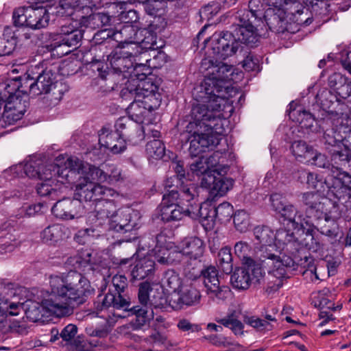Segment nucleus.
<instances>
[{
  "instance_id": "nucleus-34",
  "label": "nucleus",
  "mask_w": 351,
  "mask_h": 351,
  "mask_svg": "<svg viewBox=\"0 0 351 351\" xmlns=\"http://www.w3.org/2000/svg\"><path fill=\"white\" fill-rule=\"evenodd\" d=\"M156 261L162 265H171L181 261L182 254L176 250H169L166 247L154 249Z\"/></svg>"
},
{
  "instance_id": "nucleus-43",
  "label": "nucleus",
  "mask_w": 351,
  "mask_h": 351,
  "mask_svg": "<svg viewBox=\"0 0 351 351\" xmlns=\"http://www.w3.org/2000/svg\"><path fill=\"white\" fill-rule=\"evenodd\" d=\"M234 250L235 254L242 259L244 265L254 266L255 262L250 257L252 249L247 242L243 241L237 242L234 245Z\"/></svg>"
},
{
  "instance_id": "nucleus-42",
  "label": "nucleus",
  "mask_w": 351,
  "mask_h": 351,
  "mask_svg": "<svg viewBox=\"0 0 351 351\" xmlns=\"http://www.w3.org/2000/svg\"><path fill=\"white\" fill-rule=\"evenodd\" d=\"M330 181V176L324 178L320 175L310 172L307 176L306 183L309 188L315 189L316 193L324 195L327 188H328Z\"/></svg>"
},
{
  "instance_id": "nucleus-6",
  "label": "nucleus",
  "mask_w": 351,
  "mask_h": 351,
  "mask_svg": "<svg viewBox=\"0 0 351 351\" xmlns=\"http://www.w3.org/2000/svg\"><path fill=\"white\" fill-rule=\"evenodd\" d=\"M300 201L306 207V219L315 221L338 219L341 217L339 204L318 193L308 191L300 195Z\"/></svg>"
},
{
  "instance_id": "nucleus-3",
  "label": "nucleus",
  "mask_w": 351,
  "mask_h": 351,
  "mask_svg": "<svg viewBox=\"0 0 351 351\" xmlns=\"http://www.w3.org/2000/svg\"><path fill=\"white\" fill-rule=\"evenodd\" d=\"M255 239L260 243L255 256L269 273L278 279L287 277V270L295 263V260L287 254H293L300 245L293 239V234L285 229H280L274 234L267 226H256L254 229Z\"/></svg>"
},
{
  "instance_id": "nucleus-13",
  "label": "nucleus",
  "mask_w": 351,
  "mask_h": 351,
  "mask_svg": "<svg viewBox=\"0 0 351 351\" xmlns=\"http://www.w3.org/2000/svg\"><path fill=\"white\" fill-rule=\"evenodd\" d=\"M206 292L208 297L217 302L224 301L230 295L227 286L220 285L218 271L214 266H208L200 271Z\"/></svg>"
},
{
  "instance_id": "nucleus-7",
  "label": "nucleus",
  "mask_w": 351,
  "mask_h": 351,
  "mask_svg": "<svg viewBox=\"0 0 351 351\" xmlns=\"http://www.w3.org/2000/svg\"><path fill=\"white\" fill-rule=\"evenodd\" d=\"M25 75L27 77L23 80V95L29 94L34 97L52 90L47 98L51 101V105L56 106L66 91V86L62 82L53 84V74L50 71H43L36 77H34L27 71Z\"/></svg>"
},
{
  "instance_id": "nucleus-1",
  "label": "nucleus",
  "mask_w": 351,
  "mask_h": 351,
  "mask_svg": "<svg viewBox=\"0 0 351 351\" xmlns=\"http://www.w3.org/2000/svg\"><path fill=\"white\" fill-rule=\"evenodd\" d=\"M50 292H47L40 302L29 298L34 293L23 290L27 299L23 302V311L31 322H45L49 316L62 317L73 313V308L84 304L93 289L87 278L77 271L49 278Z\"/></svg>"
},
{
  "instance_id": "nucleus-56",
  "label": "nucleus",
  "mask_w": 351,
  "mask_h": 351,
  "mask_svg": "<svg viewBox=\"0 0 351 351\" xmlns=\"http://www.w3.org/2000/svg\"><path fill=\"white\" fill-rule=\"evenodd\" d=\"M190 169L197 176L206 174L209 171V169L204 160V156H202L197 160L191 163Z\"/></svg>"
},
{
  "instance_id": "nucleus-60",
  "label": "nucleus",
  "mask_w": 351,
  "mask_h": 351,
  "mask_svg": "<svg viewBox=\"0 0 351 351\" xmlns=\"http://www.w3.org/2000/svg\"><path fill=\"white\" fill-rule=\"evenodd\" d=\"M242 66L247 71L258 70V60L249 55L243 61Z\"/></svg>"
},
{
  "instance_id": "nucleus-35",
  "label": "nucleus",
  "mask_w": 351,
  "mask_h": 351,
  "mask_svg": "<svg viewBox=\"0 0 351 351\" xmlns=\"http://www.w3.org/2000/svg\"><path fill=\"white\" fill-rule=\"evenodd\" d=\"M191 210H190V218L193 219H199L202 223L207 221V225L209 222H213L215 216L214 214H211V210H214V208L208 204H202L199 206V204L193 202L190 204Z\"/></svg>"
},
{
  "instance_id": "nucleus-53",
  "label": "nucleus",
  "mask_w": 351,
  "mask_h": 351,
  "mask_svg": "<svg viewBox=\"0 0 351 351\" xmlns=\"http://www.w3.org/2000/svg\"><path fill=\"white\" fill-rule=\"evenodd\" d=\"M295 113H298V117L297 121L301 125L302 128H311L313 125L314 118L312 114L306 110H296L291 113L290 116H294Z\"/></svg>"
},
{
  "instance_id": "nucleus-18",
  "label": "nucleus",
  "mask_w": 351,
  "mask_h": 351,
  "mask_svg": "<svg viewBox=\"0 0 351 351\" xmlns=\"http://www.w3.org/2000/svg\"><path fill=\"white\" fill-rule=\"evenodd\" d=\"M139 94L136 91H131L130 93H125L123 95V88L121 91V96L123 99L126 101L133 100L127 110L130 119L131 118L132 121L138 124L143 123L147 121L148 122L149 117L152 114L146 106L143 104L141 95Z\"/></svg>"
},
{
  "instance_id": "nucleus-16",
  "label": "nucleus",
  "mask_w": 351,
  "mask_h": 351,
  "mask_svg": "<svg viewBox=\"0 0 351 351\" xmlns=\"http://www.w3.org/2000/svg\"><path fill=\"white\" fill-rule=\"evenodd\" d=\"M150 291H152V288L149 283H141L139 287L138 297L142 306H136L131 309L136 315V322L139 326H143L154 319L153 306L156 307V304L149 298Z\"/></svg>"
},
{
  "instance_id": "nucleus-11",
  "label": "nucleus",
  "mask_w": 351,
  "mask_h": 351,
  "mask_svg": "<svg viewBox=\"0 0 351 351\" xmlns=\"http://www.w3.org/2000/svg\"><path fill=\"white\" fill-rule=\"evenodd\" d=\"M209 42L211 44L213 58L226 59L236 53L241 48V43L238 40L234 32H222L215 33L209 40L206 39L204 43Z\"/></svg>"
},
{
  "instance_id": "nucleus-36",
  "label": "nucleus",
  "mask_w": 351,
  "mask_h": 351,
  "mask_svg": "<svg viewBox=\"0 0 351 351\" xmlns=\"http://www.w3.org/2000/svg\"><path fill=\"white\" fill-rule=\"evenodd\" d=\"M343 136L341 137V144L344 147V150L334 149L332 153V160L339 159L341 162L351 161V128L343 130Z\"/></svg>"
},
{
  "instance_id": "nucleus-55",
  "label": "nucleus",
  "mask_w": 351,
  "mask_h": 351,
  "mask_svg": "<svg viewBox=\"0 0 351 351\" xmlns=\"http://www.w3.org/2000/svg\"><path fill=\"white\" fill-rule=\"evenodd\" d=\"M78 5V0H60L58 12L62 15L70 16Z\"/></svg>"
},
{
  "instance_id": "nucleus-37",
  "label": "nucleus",
  "mask_w": 351,
  "mask_h": 351,
  "mask_svg": "<svg viewBox=\"0 0 351 351\" xmlns=\"http://www.w3.org/2000/svg\"><path fill=\"white\" fill-rule=\"evenodd\" d=\"M52 166L61 167L59 164H51L46 167L41 173L40 169L33 165L32 162H26L23 167V171L30 178L38 176L40 179L45 180L46 181L55 178L58 180V174H53L54 172L50 169Z\"/></svg>"
},
{
  "instance_id": "nucleus-32",
  "label": "nucleus",
  "mask_w": 351,
  "mask_h": 351,
  "mask_svg": "<svg viewBox=\"0 0 351 351\" xmlns=\"http://www.w3.org/2000/svg\"><path fill=\"white\" fill-rule=\"evenodd\" d=\"M65 228L59 225L53 224L45 228L40 232L43 243L50 245H56L65 239Z\"/></svg>"
},
{
  "instance_id": "nucleus-58",
  "label": "nucleus",
  "mask_w": 351,
  "mask_h": 351,
  "mask_svg": "<svg viewBox=\"0 0 351 351\" xmlns=\"http://www.w3.org/2000/svg\"><path fill=\"white\" fill-rule=\"evenodd\" d=\"M22 16V8H17L14 10L12 13V26H7L6 27H12L13 29L16 31L19 38L21 36L20 29L22 27V23L21 22V16Z\"/></svg>"
},
{
  "instance_id": "nucleus-23",
  "label": "nucleus",
  "mask_w": 351,
  "mask_h": 351,
  "mask_svg": "<svg viewBox=\"0 0 351 351\" xmlns=\"http://www.w3.org/2000/svg\"><path fill=\"white\" fill-rule=\"evenodd\" d=\"M261 274V269L258 267L246 266L237 269L231 276V283L234 288L239 290H245L250 287L252 281V275L257 278Z\"/></svg>"
},
{
  "instance_id": "nucleus-59",
  "label": "nucleus",
  "mask_w": 351,
  "mask_h": 351,
  "mask_svg": "<svg viewBox=\"0 0 351 351\" xmlns=\"http://www.w3.org/2000/svg\"><path fill=\"white\" fill-rule=\"evenodd\" d=\"M77 328L75 325L68 324L61 331L60 336L65 341L72 340L77 334Z\"/></svg>"
},
{
  "instance_id": "nucleus-44",
  "label": "nucleus",
  "mask_w": 351,
  "mask_h": 351,
  "mask_svg": "<svg viewBox=\"0 0 351 351\" xmlns=\"http://www.w3.org/2000/svg\"><path fill=\"white\" fill-rule=\"evenodd\" d=\"M184 280H182L179 275L173 270L165 272L162 279L163 287L172 291V293L178 292L182 287Z\"/></svg>"
},
{
  "instance_id": "nucleus-47",
  "label": "nucleus",
  "mask_w": 351,
  "mask_h": 351,
  "mask_svg": "<svg viewBox=\"0 0 351 351\" xmlns=\"http://www.w3.org/2000/svg\"><path fill=\"white\" fill-rule=\"evenodd\" d=\"M307 8H310L311 14L315 17L322 18L329 12L327 0H307Z\"/></svg>"
},
{
  "instance_id": "nucleus-20",
  "label": "nucleus",
  "mask_w": 351,
  "mask_h": 351,
  "mask_svg": "<svg viewBox=\"0 0 351 351\" xmlns=\"http://www.w3.org/2000/svg\"><path fill=\"white\" fill-rule=\"evenodd\" d=\"M115 130L125 141H141L144 138L145 129L130 117H121L114 124Z\"/></svg>"
},
{
  "instance_id": "nucleus-9",
  "label": "nucleus",
  "mask_w": 351,
  "mask_h": 351,
  "mask_svg": "<svg viewBox=\"0 0 351 351\" xmlns=\"http://www.w3.org/2000/svg\"><path fill=\"white\" fill-rule=\"evenodd\" d=\"M131 91H136L141 95L143 104L151 112L160 105L162 98L158 88L149 80H139L138 78L129 80L123 88V95Z\"/></svg>"
},
{
  "instance_id": "nucleus-48",
  "label": "nucleus",
  "mask_w": 351,
  "mask_h": 351,
  "mask_svg": "<svg viewBox=\"0 0 351 351\" xmlns=\"http://www.w3.org/2000/svg\"><path fill=\"white\" fill-rule=\"evenodd\" d=\"M145 152L149 157L154 159H160L165 155V147L161 141L154 139L147 143Z\"/></svg>"
},
{
  "instance_id": "nucleus-61",
  "label": "nucleus",
  "mask_w": 351,
  "mask_h": 351,
  "mask_svg": "<svg viewBox=\"0 0 351 351\" xmlns=\"http://www.w3.org/2000/svg\"><path fill=\"white\" fill-rule=\"evenodd\" d=\"M36 191L38 194L40 196L53 197L56 193V191L54 190L47 182H41L38 184Z\"/></svg>"
},
{
  "instance_id": "nucleus-39",
  "label": "nucleus",
  "mask_w": 351,
  "mask_h": 351,
  "mask_svg": "<svg viewBox=\"0 0 351 351\" xmlns=\"http://www.w3.org/2000/svg\"><path fill=\"white\" fill-rule=\"evenodd\" d=\"M82 38V34L78 29L62 27L58 39L63 42V46L76 47Z\"/></svg>"
},
{
  "instance_id": "nucleus-51",
  "label": "nucleus",
  "mask_w": 351,
  "mask_h": 351,
  "mask_svg": "<svg viewBox=\"0 0 351 351\" xmlns=\"http://www.w3.org/2000/svg\"><path fill=\"white\" fill-rule=\"evenodd\" d=\"M211 214H214L215 218L219 220H228L233 214V207L228 202H224L220 204L217 207L211 210Z\"/></svg>"
},
{
  "instance_id": "nucleus-40",
  "label": "nucleus",
  "mask_w": 351,
  "mask_h": 351,
  "mask_svg": "<svg viewBox=\"0 0 351 351\" xmlns=\"http://www.w3.org/2000/svg\"><path fill=\"white\" fill-rule=\"evenodd\" d=\"M291 150L295 159L300 162L306 161L314 154V149L308 146L305 141H294L291 147Z\"/></svg>"
},
{
  "instance_id": "nucleus-45",
  "label": "nucleus",
  "mask_w": 351,
  "mask_h": 351,
  "mask_svg": "<svg viewBox=\"0 0 351 351\" xmlns=\"http://www.w3.org/2000/svg\"><path fill=\"white\" fill-rule=\"evenodd\" d=\"M136 31L130 24L124 25L119 31L117 30L114 36L123 43H133L136 40Z\"/></svg>"
},
{
  "instance_id": "nucleus-31",
  "label": "nucleus",
  "mask_w": 351,
  "mask_h": 351,
  "mask_svg": "<svg viewBox=\"0 0 351 351\" xmlns=\"http://www.w3.org/2000/svg\"><path fill=\"white\" fill-rule=\"evenodd\" d=\"M19 35L12 27L0 30V56L10 54L16 47Z\"/></svg>"
},
{
  "instance_id": "nucleus-10",
  "label": "nucleus",
  "mask_w": 351,
  "mask_h": 351,
  "mask_svg": "<svg viewBox=\"0 0 351 351\" xmlns=\"http://www.w3.org/2000/svg\"><path fill=\"white\" fill-rule=\"evenodd\" d=\"M272 208L282 217L292 223L294 228H304L305 225L312 224V220L306 219L302 212L280 193H273L270 196Z\"/></svg>"
},
{
  "instance_id": "nucleus-29",
  "label": "nucleus",
  "mask_w": 351,
  "mask_h": 351,
  "mask_svg": "<svg viewBox=\"0 0 351 351\" xmlns=\"http://www.w3.org/2000/svg\"><path fill=\"white\" fill-rule=\"evenodd\" d=\"M285 14L290 21L303 26L310 25L313 17L309 8L304 7L297 1L290 3V6L286 8Z\"/></svg>"
},
{
  "instance_id": "nucleus-21",
  "label": "nucleus",
  "mask_w": 351,
  "mask_h": 351,
  "mask_svg": "<svg viewBox=\"0 0 351 351\" xmlns=\"http://www.w3.org/2000/svg\"><path fill=\"white\" fill-rule=\"evenodd\" d=\"M137 215V213L130 208L120 209L111 219L110 229L117 232H129L136 226L134 217Z\"/></svg>"
},
{
  "instance_id": "nucleus-63",
  "label": "nucleus",
  "mask_w": 351,
  "mask_h": 351,
  "mask_svg": "<svg viewBox=\"0 0 351 351\" xmlns=\"http://www.w3.org/2000/svg\"><path fill=\"white\" fill-rule=\"evenodd\" d=\"M222 153L220 152H215L208 156H204V160L208 166L209 170L215 167L221 161Z\"/></svg>"
},
{
  "instance_id": "nucleus-17",
  "label": "nucleus",
  "mask_w": 351,
  "mask_h": 351,
  "mask_svg": "<svg viewBox=\"0 0 351 351\" xmlns=\"http://www.w3.org/2000/svg\"><path fill=\"white\" fill-rule=\"evenodd\" d=\"M51 210L56 217L64 220L78 219L85 213L81 200L70 197L58 201Z\"/></svg>"
},
{
  "instance_id": "nucleus-24",
  "label": "nucleus",
  "mask_w": 351,
  "mask_h": 351,
  "mask_svg": "<svg viewBox=\"0 0 351 351\" xmlns=\"http://www.w3.org/2000/svg\"><path fill=\"white\" fill-rule=\"evenodd\" d=\"M25 25L32 29H40L47 25L49 17L44 7H23Z\"/></svg>"
},
{
  "instance_id": "nucleus-46",
  "label": "nucleus",
  "mask_w": 351,
  "mask_h": 351,
  "mask_svg": "<svg viewBox=\"0 0 351 351\" xmlns=\"http://www.w3.org/2000/svg\"><path fill=\"white\" fill-rule=\"evenodd\" d=\"M217 322L224 326L230 328L236 335H241L243 333V324L238 320L235 312L228 315Z\"/></svg>"
},
{
  "instance_id": "nucleus-15",
  "label": "nucleus",
  "mask_w": 351,
  "mask_h": 351,
  "mask_svg": "<svg viewBox=\"0 0 351 351\" xmlns=\"http://www.w3.org/2000/svg\"><path fill=\"white\" fill-rule=\"evenodd\" d=\"M200 299V292L195 283L189 279H185L180 291L170 294L169 302L173 308L179 309L184 306L197 304L199 302Z\"/></svg>"
},
{
  "instance_id": "nucleus-28",
  "label": "nucleus",
  "mask_w": 351,
  "mask_h": 351,
  "mask_svg": "<svg viewBox=\"0 0 351 351\" xmlns=\"http://www.w3.org/2000/svg\"><path fill=\"white\" fill-rule=\"evenodd\" d=\"M314 222L312 221V224L309 226L305 225L304 230V235L301 241L299 242L294 237L293 239L297 241V243L300 245L298 246V249L295 250L293 254H287V256H290L295 260V263L297 261V259L295 256V254L297 252H299L302 248L307 249L313 252H316L321 250L322 244L319 242V239L315 235V231L313 229Z\"/></svg>"
},
{
  "instance_id": "nucleus-52",
  "label": "nucleus",
  "mask_w": 351,
  "mask_h": 351,
  "mask_svg": "<svg viewBox=\"0 0 351 351\" xmlns=\"http://www.w3.org/2000/svg\"><path fill=\"white\" fill-rule=\"evenodd\" d=\"M245 323L260 332L269 331L273 329L270 322L263 317L252 316L246 318Z\"/></svg>"
},
{
  "instance_id": "nucleus-8",
  "label": "nucleus",
  "mask_w": 351,
  "mask_h": 351,
  "mask_svg": "<svg viewBox=\"0 0 351 351\" xmlns=\"http://www.w3.org/2000/svg\"><path fill=\"white\" fill-rule=\"evenodd\" d=\"M108 62L110 66V70L108 65L104 62L97 61L93 62V69H96L101 79L105 80L107 75L111 73H123L124 77H126L125 73L134 67L133 56L132 53L125 51L122 48L114 49L108 56Z\"/></svg>"
},
{
  "instance_id": "nucleus-19",
  "label": "nucleus",
  "mask_w": 351,
  "mask_h": 351,
  "mask_svg": "<svg viewBox=\"0 0 351 351\" xmlns=\"http://www.w3.org/2000/svg\"><path fill=\"white\" fill-rule=\"evenodd\" d=\"M116 210L112 201L106 199L99 200L95 204L94 211L88 215V221L94 228L101 227L106 223L110 225Z\"/></svg>"
},
{
  "instance_id": "nucleus-64",
  "label": "nucleus",
  "mask_w": 351,
  "mask_h": 351,
  "mask_svg": "<svg viewBox=\"0 0 351 351\" xmlns=\"http://www.w3.org/2000/svg\"><path fill=\"white\" fill-rule=\"evenodd\" d=\"M181 182L182 180H180L179 178L175 176L167 178L164 182V186L167 191L165 194H169L173 189L178 191Z\"/></svg>"
},
{
  "instance_id": "nucleus-12",
  "label": "nucleus",
  "mask_w": 351,
  "mask_h": 351,
  "mask_svg": "<svg viewBox=\"0 0 351 351\" xmlns=\"http://www.w3.org/2000/svg\"><path fill=\"white\" fill-rule=\"evenodd\" d=\"M112 283L114 290H109V292L100 299L101 296L97 298V308L98 311H102L109 307H113L117 309L127 308L129 302L121 293L124 291L128 286L127 278L122 275H116L113 276Z\"/></svg>"
},
{
  "instance_id": "nucleus-54",
  "label": "nucleus",
  "mask_w": 351,
  "mask_h": 351,
  "mask_svg": "<svg viewBox=\"0 0 351 351\" xmlns=\"http://www.w3.org/2000/svg\"><path fill=\"white\" fill-rule=\"evenodd\" d=\"M307 162L320 168L330 169V167L331 168L333 167L330 165L325 155L318 153L315 150L314 154L308 158Z\"/></svg>"
},
{
  "instance_id": "nucleus-14",
  "label": "nucleus",
  "mask_w": 351,
  "mask_h": 351,
  "mask_svg": "<svg viewBox=\"0 0 351 351\" xmlns=\"http://www.w3.org/2000/svg\"><path fill=\"white\" fill-rule=\"evenodd\" d=\"M178 199V191L171 190L169 194H164L160 204L161 219L165 222L182 220L185 217H190V204L184 208L180 204L173 203V201Z\"/></svg>"
},
{
  "instance_id": "nucleus-22",
  "label": "nucleus",
  "mask_w": 351,
  "mask_h": 351,
  "mask_svg": "<svg viewBox=\"0 0 351 351\" xmlns=\"http://www.w3.org/2000/svg\"><path fill=\"white\" fill-rule=\"evenodd\" d=\"M99 142L101 146L115 154H120L126 149L125 139L116 130L112 131L107 127H104L100 130Z\"/></svg>"
},
{
  "instance_id": "nucleus-33",
  "label": "nucleus",
  "mask_w": 351,
  "mask_h": 351,
  "mask_svg": "<svg viewBox=\"0 0 351 351\" xmlns=\"http://www.w3.org/2000/svg\"><path fill=\"white\" fill-rule=\"evenodd\" d=\"M154 268V261L149 258L140 259L132 269V279L133 280H141L149 277L153 275Z\"/></svg>"
},
{
  "instance_id": "nucleus-2",
  "label": "nucleus",
  "mask_w": 351,
  "mask_h": 351,
  "mask_svg": "<svg viewBox=\"0 0 351 351\" xmlns=\"http://www.w3.org/2000/svg\"><path fill=\"white\" fill-rule=\"evenodd\" d=\"M193 96L198 103L193 105L191 119L181 137L182 141L189 144L191 156L195 157L206 148L217 145L221 140V110L226 101L222 95L210 94L205 100Z\"/></svg>"
},
{
  "instance_id": "nucleus-25",
  "label": "nucleus",
  "mask_w": 351,
  "mask_h": 351,
  "mask_svg": "<svg viewBox=\"0 0 351 351\" xmlns=\"http://www.w3.org/2000/svg\"><path fill=\"white\" fill-rule=\"evenodd\" d=\"M265 26H256L254 23L247 21L242 23L239 21L234 32L238 40L241 43L247 45L255 44L259 39L258 32Z\"/></svg>"
},
{
  "instance_id": "nucleus-62",
  "label": "nucleus",
  "mask_w": 351,
  "mask_h": 351,
  "mask_svg": "<svg viewBox=\"0 0 351 351\" xmlns=\"http://www.w3.org/2000/svg\"><path fill=\"white\" fill-rule=\"evenodd\" d=\"M348 81V77L343 75L340 73H335L331 75L328 78V83L330 87H334L337 89L341 84H345Z\"/></svg>"
},
{
  "instance_id": "nucleus-41",
  "label": "nucleus",
  "mask_w": 351,
  "mask_h": 351,
  "mask_svg": "<svg viewBox=\"0 0 351 351\" xmlns=\"http://www.w3.org/2000/svg\"><path fill=\"white\" fill-rule=\"evenodd\" d=\"M178 194L180 199V203L184 204L186 202L189 204H191L197 194L196 186L188 180H182L178 187Z\"/></svg>"
},
{
  "instance_id": "nucleus-49",
  "label": "nucleus",
  "mask_w": 351,
  "mask_h": 351,
  "mask_svg": "<svg viewBox=\"0 0 351 351\" xmlns=\"http://www.w3.org/2000/svg\"><path fill=\"white\" fill-rule=\"evenodd\" d=\"M218 262L225 273L228 274L232 271V254L230 248L224 247L219 252Z\"/></svg>"
},
{
  "instance_id": "nucleus-30",
  "label": "nucleus",
  "mask_w": 351,
  "mask_h": 351,
  "mask_svg": "<svg viewBox=\"0 0 351 351\" xmlns=\"http://www.w3.org/2000/svg\"><path fill=\"white\" fill-rule=\"evenodd\" d=\"M204 244L202 240L196 237L185 238L181 242L182 257L189 256L191 259L197 260L202 256L204 252Z\"/></svg>"
},
{
  "instance_id": "nucleus-26",
  "label": "nucleus",
  "mask_w": 351,
  "mask_h": 351,
  "mask_svg": "<svg viewBox=\"0 0 351 351\" xmlns=\"http://www.w3.org/2000/svg\"><path fill=\"white\" fill-rule=\"evenodd\" d=\"M263 5L258 0H251L249 2V10L237 13L239 21L246 23L250 21L256 26H265V16Z\"/></svg>"
},
{
  "instance_id": "nucleus-57",
  "label": "nucleus",
  "mask_w": 351,
  "mask_h": 351,
  "mask_svg": "<svg viewBox=\"0 0 351 351\" xmlns=\"http://www.w3.org/2000/svg\"><path fill=\"white\" fill-rule=\"evenodd\" d=\"M339 134H337L333 130H328L324 134V141L326 145H328L331 147H339L341 144V137L338 138Z\"/></svg>"
},
{
  "instance_id": "nucleus-5",
  "label": "nucleus",
  "mask_w": 351,
  "mask_h": 351,
  "mask_svg": "<svg viewBox=\"0 0 351 351\" xmlns=\"http://www.w3.org/2000/svg\"><path fill=\"white\" fill-rule=\"evenodd\" d=\"M215 57L206 58L202 60L200 69L206 72L205 78L199 86L194 88L193 95L197 98L205 100L209 95H222L223 83L234 80V69L232 66L218 61Z\"/></svg>"
},
{
  "instance_id": "nucleus-50",
  "label": "nucleus",
  "mask_w": 351,
  "mask_h": 351,
  "mask_svg": "<svg viewBox=\"0 0 351 351\" xmlns=\"http://www.w3.org/2000/svg\"><path fill=\"white\" fill-rule=\"evenodd\" d=\"M234 223L240 232H245L250 227L249 215L244 210H238L234 215Z\"/></svg>"
},
{
  "instance_id": "nucleus-4",
  "label": "nucleus",
  "mask_w": 351,
  "mask_h": 351,
  "mask_svg": "<svg viewBox=\"0 0 351 351\" xmlns=\"http://www.w3.org/2000/svg\"><path fill=\"white\" fill-rule=\"evenodd\" d=\"M64 167L52 166L51 170L58 174V182L63 184H73L75 195L85 201H97L103 197L117 195L112 189L95 182H105L107 175L103 170L73 156L67 158Z\"/></svg>"
},
{
  "instance_id": "nucleus-38",
  "label": "nucleus",
  "mask_w": 351,
  "mask_h": 351,
  "mask_svg": "<svg viewBox=\"0 0 351 351\" xmlns=\"http://www.w3.org/2000/svg\"><path fill=\"white\" fill-rule=\"evenodd\" d=\"M213 183L210 187V193L215 197L223 196L233 186L234 180L231 178L224 177H211Z\"/></svg>"
},
{
  "instance_id": "nucleus-27",
  "label": "nucleus",
  "mask_w": 351,
  "mask_h": 351,
  "mask_svg": "<svg viewBox=\"0 0 351 351\" xmlns=\"http://www.w3.org/2000/svg\"><path fill=\"white\" fill-rule=\"evenodd\" d=\"M331 171L332 175L330 176V181L324 196L330 200L332 197L338 200L344 199L349 193L347 186L343 184L341 180L338 178L341 174V170L339 167H332Z\"/></svg>"
}]
</instances>
